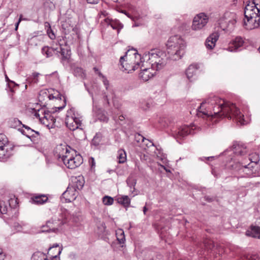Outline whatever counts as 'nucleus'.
Listing matches in <instances>:
<instances>
[{
  "label": "nucleus",
  "instance_id": "obj_1",
  "mask_svg": "<svg viewBox=\"0 0 260 260\" xmlns=\"http://www.w3.org/2000/svg\"><path fill=\"white\" fill-rule=\"evenodd\" d=\"M199 117L213 120L222 116L233 119L240 125L246 124L244 115L235 104L225 102L223 99L214 95H211L196 110Z\"/></svg>",
  "mask_w": 260,
  "mask_h": 260
},
{
  "label": "nucleus",
  "instance_id": "obj_2",
  "mask_svg": "<svg viewBox=\"0 0 260 260\" xmlns=\"http://www.w3.org/2000/svg\"><path fill=\"white\" fill-rule=\"evenodd\" d=\"M243 25L247 29L260 27V0H253L244 8Z\"/></svg>",
  "mask_w": 260,
  "mask_h": 260
},
{
  "label": "nucleus",
  "instance_id": "obj_3",
  "mask_svg": "<svg viewBox=\"0 0 260 260\" xmlns=\"http://www.w3.org/2000/svg\"><path fill=\"white\" fill-rule=\"evenodd\" d=\"M72 152H74V151L73 150L71 151L70 147L60 145L56 147L54 155L59 161H62L68 168L74 169L82 163L83 159L80 155L74 156Z\"/></svg>",
  "mask_w": 260,
  "mask_h": 260
},
{
  "label": "nucleus",
  "instance_id": "obj_4",
  "mask_svg": "<svg viewBox=\"0 0 260 260\" xmlns=\"http://www.w3.org/2000/svg\"><path fill=\"white\" fill-rule=\"evenodd\" d=\"M166 46L168 55L172 60H179L185 54L186 44L180 36L175 35L170 37Z\"/></svg>",
  "mask_w": 260,
  "mask_h": 260
},
{
  "label": "nucleus",
  "instance_id": "obj_5",
  "mask_svg": "<svg viewBox=\"0 0 260 260\" xmlns=\"http://www.w3.org/2000/svg\"><path fill=\"white\" fill-rule=\"evenodd\" d=\"M142 58L143 62L146 60V64H148L155 71H159L166 65L169 57L165 52L153 49L145 52Z\"/></svg>",
  "mask_w": 260,
  "mask_h": 260
},
{
  "label": "nucleus",
  "instance_id": "obj_6",
  "mask_svg": "<svg viewBox=\"0 0 260 260\" xmlns=\"http://www.w3.org/2000/svg\"><path fill=\"white\" fill-rule=\"evenodd\" d=\"M237 16L234 12H226L219 19V26L223 31L230 34L236 27Z\"/></svg>",
  "mask_w": 260,
  "mask_h": 260
},
{
  "label": "nucleus",
  "instance_id": "obj_7",
  "mask_svg": "<svg viewBox=\"0 0 260 260\" xmlns=\"http://www.w3.org/2000/svg\"><path fill=\"white\" fill-rule=\"evenodd\" d=\"M134 57H129L128 62L127 60H125V59L127 58L126 55L120 57V63L123 69V71H126L127 73H129L133 71H135L138 69L142 62V58L140 54L135 53Z\"/></svg>",
  "mask_w": 260,
  "mask_h": 260
},
{
  "label": "nucleus",
  "instance_id": "obj_8",
  "mask_svg": "<svg viewBox=\"0 0 260 260\" xmlns=\"http://www.w3.org/2000/svg\"><path fill=\"white\" fill-rule=\"evenodd\" d=\"M82 120L80 117H77L75 113L74 109H71L67 111L66 124L71 130L74 131L77 129L79 131L80 135H83V129L82 126Z\"/></svg>",
  "mask_w": 260,
  "mask_h": 260
},
{
  "label": "nucleus",
  "instance_id": "obj_9",
  "mask_svg": "<svg viewBox=\"0 0 260 260\" xmlns=\"http://www.w3.org/2000/svg\"><path fill=\"white\" fill-rule=\"evenodd\" d=\"M35 116L38 118L40 121L49 129L54 127L56 119L51 115L49 111L42 109L39 110L38 112H36Z\"/></svg>",
  "mask_w": 260,
  "mask_h": 260
},
{
  "label": "nucleus",
  "instance_id": "obj_10",
  "mask_svg": "<svg viewBox=\"0 0 260 260\" xmlns=\"http://www.w3.org/2000/svg\"><path fill=\"white\" fill-rule=\"evenodd\" d=\"M208 20V16L204 13L197 15L192 21V29L196 31L202 29L206 25Z\"/></svg>",
  "mask_w": 260,
  "mask_h": 260
},
{
  "label": "nucleus",
  "instance_id": "obj_11",
  "mask_svg": "<svg viewBox=\"0 0 260 260\" xmlns=\"http://www.w3.org/2000/svg\"><path fill=\"white\" fill-rule=\"evenodd\" d=\"M148 66L147 64L142 61L139 67L141 69V72L139 74V78L144 81H148L156 73L155 70L151 67H148Z\"/></svg>",
  "mask_w": 260,
  "mask_h": 260
},
{
  "label": "nucleus",
  "instance_id": "obj_12",
  "mask_svg": "<svg viewBox=\"0 0 260 260\" xmlns=\"http://www.w3.org/2000/svg\"><path fill=\"white\" fill-rule=\"evenodd\" d=\"M78 194V191L69 185L66 190L62 194L61 199H64L66 202H71L76 199Z\"/></svg>",
  "mask_w": 260,
  "mask_h": 260
},
{
  "label": "nucleus",
  "instance_id": "obj_13",
  "mask_svg": "<svg viewBox=\"0 0 260 260\" xmlns=\"http://www.w3.org/2000/svg\"><path fill=\"white\" fill-rule=\"evenodd\" d=\"M193 129L187 125L179 127L176 132H173V135L176 139H182L189 134H193Z\"/></svg>",
  "mask_w": 260,
  "mask_h": 260
},
{
  "label": "nucleus",
  "instance_id": "obj_14",
  "mask_svg": "<svg viewBox=\"0 0 260 260\" xmlns=\"http://www.w3.org/2000/svg\"><path fill=\"white\" fill-rule=\"evenodd\" d=\"M13 150V146L11 144L0 148V161H6L12 155Z\"/></svg>",
  "mask_w": 260,
  "mask_h": 260
},
{
  "label": "nucleus",
  "instance_id": "obj_15",
  "mask_svg": "<svg viewBox=\"0 0 260 260\" xmlns=\"http://www.w3.org/2000/svg\"><path fill=\"white\" fill-rule=\"evenodd\" d=\"M244 40L241 37H237L230 42L227 50L230 52L237 51L240 48L243 46Z\"/></svg>",
  "mask_w": 260,
  "mask_h": 260
},
{
  "label": "nucleus",
  "instance_id": "obj_16",
  "mask_svg": "<svg viewBox=\"0 0 260 260\" xmlns=\"http://www.w3.org/2000/svg\"><path fill=\"white\" fill-rule=\"evenodd\" d=\"M219 34L217 31L212 33L206 39L205 45L207 48L212 49L215 46L216 42L218 40Z\"/></svg>",
  "mask_w": 260,
  "mask_h": 260
},
{
  "label": "nucleus",
  "instance_id": "obj_17",
  "mask_svg": "<svg viewBox=\"0 0 260 260\" xmlns=\"http://www.w3.org/2000/svg\"><path fill=\"white\" fill-rule=\"evenodd\" d=\"M199 67L198 64H192L190 65L186 70V75L189 80H194L197 75Z\"/></svg>",
  "mask_w": 260,
  "mask_h": 260
},
{
  "label": "nucleus",
  "instance_id": "obj_18",
  "mask_svg": "<svg viewBox=\"0 0 260 260\" xmlns=\"http://www.w3.org/2000/svg\"><path fill=\"white\" fill-rule=\"evenodd\" d=\"M233 152L238 155H244L247 153L246 147L242 143H235L232 148Z\"/></svg>",
  "mask_w": 260,
  "mask_h": 260
},
{
  "label": "nucleus",
  "instance_id": "obj_19",
  "mask_svg": "<svg viewBox=\"0 0 260 260\" xmlns=\"http://www.w3.org/2000/svg\"><path fill=\"white\" fill-rule=\"evenodd\" d=\"M84 184V180L82 176H78L72 178V182L69 185L77 191L81 189Z\"/></svg>",
  "mask_w": 260,
  "mask_h": 260
},
{
  "label": "nucleus",
  "instance_id": "obj_20",
  "mask_svg": "<svg viewBox=\"0 0 260 260\" xmlns=\"http://www.w3.org/2000/svg\"><path fill=\"white\" fill-rule=\"evenodd\" d=\"M93 115L101 121H107L108 118L105 114V112L96 106H93Z\"/></svg>",
  "mask_w": 260,
  "mask_h": 260
},
{
  "label": "nucleus",
  "instance_id": "obj_21",
  "mask_svg": "<svg viewBox=\"0 0 260 260\" xmlns=\"http://www.w3.org/2000/svg\"><path fill=\"white\" fill-rule=\"evenodd\" d=\"M233 173L237 175L238 177H245L244 172L243 171L244 165L240 162H236L232 166Z\"/></svg>",
  "mask_w": 260,
  "mask_h": 260
},
{
  "label": "nucleus",
  "instance_id": "obj_22",
  "mask_svg": "<svg viewBox=\"0 0 260 260\" xmlns=\"http://www.w3.org/2000/svg\"><path fill=\"white\" fill-rule=\"evenodd\" d=\"M105 21L108 25H110L113 29L117 30V33H119L120 30L123 27V25L118 20L107 18L105 19Z\"/></svg>",
  "mask_w": 260,
  "mask_h": 260
},
{
  "label": "nucleus",
  "instance_id": "obj_23",
  "mask_svg": "<svg viewBox=\"0 0 260 260\" xmlns=\"http://www.w3.org/2000/svg\"><path fill=\"white\" fill-rule=\"evenodd\" d=\"M247 236L260 239V227L252 225L246 232Z\"/></svg>",
  "mask_w": 260,
  "mask_h": 260
},
{
  "label": "nucleus",
  "instance_id": "obj_24",
  "mask_svg": "<svg viewBox=\"0 0 260 260\" xmlns=\"http://www.w3.org/2000/svg\"><path fill=\"white\" fill-rule=\"evenodd\" d=\"M32 203L36 205H42L46 203L48 197L44 194H37L31 198Z\"/></svg>",
  "mask_w": 260,
  "mask_h": 260
},
{
  "label": "nucleus",
  "instance_id": "obj_25",
  "mask_svg": "<svg viewBox=\"0 0 260 260\" xmlns=\"http://www.w3.org/2000/svg\"><path fill=\"white\" fill-rule=\"evenodd\" d=\"M62 248L58 244H55L48 249V254L51 257L56 258L61 252Z\"/></svg>",
  "mask_w": 260,
  "mask_h": 260
},
{
  "label": "nucleus",
  "instance_id": "obj_26",
  "mask_svg": "<svg viewBox=\"0 0 260 260\" xmlns=\"http://www.w3.org/2000/svg\"><path fill=\"white\" fill-rule=\"evenodd\" d=\"M56 53H60L61 55V61L68 60L70 57V51L68 49L63 48L61 45H59V47L57 48L56 50Z\"/></svg>",
  "mask_w": 260,
  "mask_h": 260
},
{
  "label": "nucleus",
  "instance_id": "obj_27",
  "mask_svg": "<svg viewBox=\"0 0 260 260\" xmlns=\"http://www.w3.org/2000/svg\"><path fill=\"white\" fill-rule=\"evenodd\" d=\"M243 171L244 172L245 177H252L255 176L254 167L251 164H249L248 165H244Z\"/></svg>",
  "mask_w": 260,
  "mask_h": 260
},
{
  "label": "nucleus",
  "instance_id": "obj_28",
  "mask_svg": "<svg viewBox=\"0 0 260 260\" xmlns=\"http://www.w3.org/2000/svg\"><path fill=\"white\" fill-rule=\"evenodd\" d=\"M57 48L49 47L48 46H44L42 48V53L46 57L48 58L53 55V52L57 50Z\"/></svg>",
  "mask_w": 260,
  "mask_h": 260
},
{
  "label": "nucleus",
  "instance_id": "obj_29",
  "mask_svg": "<svg viewBox=\"0 0 260 260\" xmlns=\"http://www.w3.org/2000/svg\"><path fill=\"white\" fill-rule=\"evenodd\" d=\"M42 230L41 232H50L51 231H55V226H54V223L53 220H48L46 222V225H43L42 226Z\"/></svg>",
  "mask_w": 260,
  "mask_h": 260
},
{
  "label": "nucleus",
  "instance_id": "obj_30",
  "mask_svg": "<svg viewBox=\"0 0 260 260\" xmlns=\"http://www.w3.org/2000/svg\"><path fill=\"white\" fill-rule=\"evenodd\" d=\"M118 202L125 207L130 205L131 200L127 196H122L117 199Z\"/></svg>",
  "mask_w": 260,
  "mask_h": 260
},
{
  "label": "nucleus",
  "instance_id": "obj_31",
  "mask_svg": "<svg viewBox=\"0 0 260 260\" xmlns=\"http://www.w3.org/2000/svg\"><path fill=\"white\" fill-rule=\"evenodd\" d=\"M117 159L118 163L123 164L126 160V154L125 151L123 149H120L117 152Z\"/></svg>",
  "mask_w": 260,
  "mask_h": 260
},
{
  "label": "nucleus",
  "instance_id": "obj_32",
  "mask_svg": "<svg viewBox=\"0 0 260 260\" xmlns=\"http://www.w3.org/2000/svg\"><path fill=\"white\" fill-rule=\"evenodd\" d=\"M74 75L76 77H79L81 78L85 77V73L82 68L80 67H75L73 71Z\"/></svg>",
  "mask_w": 260,
  "mask_h": 260
},
{
  "label": "nucleus",
  "instance_id": "obj_33",
  "mask_svg": "<svg viewBox=\"0 0 260 260\" xmlns=\"http://www.w3.org/2000/svg\"><path fill=\"white\" fill-rule=\"evenodd\" d=\"M117 240L120 244H123L125 241L124 232L122 230H118L116 233Z\"/></svg>",
  "mask_w": 260,
  "mask_h": 260
},
{
  "label": "nucleus",
  "instance_id": "obj_34",
  "mask_svg": "<svg viewBox=\"0 0 260 260\" xmlns=\"http://www.w3.org/2000/svg\"><path fill=\"white\" fill-rule=\"evenodd\" d=\"M9 210H11L9 206L4 201H0V213L3 214H7Z\"/></svg>",
  "mask_w": 260,
  "mask_h": 260
},
{
  "label": "nucleus",
  "instance_id": "obj_35",
  "mask_svg": "<svg viewBox=\"0 0 260 260\" xmlns=\"http://www.w3.org/2000/svg\"><path fill=\"white\" fill-rule=\"evenodd\" d=\"M22 133L24 135H25L28 138H30L31 137H36L35 135L39 136L40 133L38 131H36L31 128L29 129L28 131L25 132L24 131H22Z\"/></svg>",
  "mask_w": 260,
  "mask_h": 260
},
{
  "label": "nucleus",
  "instance_id": "obj_36",
  "mask_svg": "<svg viewBox=\"0 0 260 260\" xmlns=\"http://www.w3.org/2000/svg\"><path fill=\"white\" fill-rule=\"evenodd\" d=\"M126 183L131 189L133 188L134 190L135 189V186L137 183V180L135 178L133 177H128L126 180Z\"/></svg>",
  "mask_w": 260,
  "mask_h": 260
},
{
  "label": "nucleus",
  "instance_id": "obj_37",
  "mask_svg": "<svg viewBox=\"0 0 260 260\" xmlns=\"http://www.w3.org/2000/svg\"><path fill=\"white\" fill-rule=\"evenodd\" d=\"M7 137L2 134H0V148L10 145Z\"/></svg>",
  "mask_w": 260,
  "mask_h": 260
},
{
  "label": "nucleus",
  "instance_id": "obj_38",
  "mask_svg": "<svg viewBox=\"0 0 260 260\" xmlns=\"http://www.w3.org/2000/svg\"><path fill=\"white\" fill-rule=\"evenodd\" d=\"M102 140V135L101 134H96L92 140V143L95 146L100 144Z\"/></svg>",
  "mask_w": 260,
  "mask_h": 260
},
{
  "label": "nucleus",
  "instance_id": "obj_39",
  "mask_svg": "<svg viewBox=\"0 0 260 260\" xmlns=\"http://www.w3.org/2000/svg\"><path fill=\"white\" fill-rule=\"evenodd\" d=\"M113 199L109 196H105L103 198V202L105 205H111L113 203Z\"/></svg>",
  "mask_w": 260,
  "mask_h": 260
},
{
  "label": "nucleus",
  "instance_id": "obj_40",
  "mask_svg": "<svg viewBox=\"0 0 260 260\" xmlns=\"http://www.w3.org/2000/svg\"><path fill=\"white\" fill-rule=\"evenodd\" d=\"M17 204V200L15 198V197H14L13 198H10V199L9 200V208H11V209L16 208Z\"/></svg>",
  "mask_w": 260,
  "mask_h": 260
},
{
  "label": "nucleus",
  "instance_id": "obj_41",
  "mask_svg": "<svg viewBox=\"0 0 260 260\" xmlns=\"http://www.w3.org/2000/svg\"><path fill=\"white\" fill-rule=\"evenodd\" d=\"M40 75L39 73L35 72L32 74V78L31 79V82H34L35 83H38L39 82L38 77ZM30 80V78H28L27 80L29 81Z\"/></svg>",
  "mask_w": 260,
  "mask_h": 260
},
{
  "label": "nucleus",
  "instance_id": "obj_42",
  "mask_svg": "<svg viewBox=\"0 0 260 260\" xmlns=\"http://www.w3.org/2000/svg\"><path fill=\"white\" fill-rule=\"evenodd\" d=\"M99 76L102 78V81L103 82L104 85H105L106 89H108L109 86V81L106 79V78L101 73V72H99Z\"/></svg>",
  "mask_w": 260,
  "mask_h": 260
},
{
  "label": "nucleus",
  "instance_id": "obj_43",
  "mask_svg": "<svg viewBox=\"0 0 260 260\" xmlns=\"http://www.w3.org/2000/svg\"><path fill=\"white\" fill-rule=\"evenodd\" d=\"M73 132V135L76 138V139L80 140L84 137V132L83 131V135H81L79 133V131H78L77 128L75 129L74 131H72Z\"/></svg>",
  "mask_w": 260,
  "mask_h": 260
},
{
  "label": "nucleus",
  "instance_id": "obj_44",
  "mask_svg": "<svg viewBox=\"0 0 260 260\" xmlns=\"http://www.w3.org/2000/svg\"><path fill=\"white\" fill-rule=\"evenodd\" d=\"M47 23L48 25H49V27L48 28V29L47 30V34H48L49 38L53 40L55 38V35H54L53 30L51 29L50 24L48 23Z\"/></svg>",
  "mask_w": 260,
  "mask_h": 260
},
{
  "label": "nucleus",
  "instance_id": "obj_45",
  "mask_svg": "<svg viewBox=\"0 0 260 260\" xmlns=\"http://www.w3.org/2000/svg\"><path fill=\"white\" fill-rule=\"evenodd\" d=\"M158 256L159 257L156 258V259H154L153 257L152 256V252H150L149 254H148V255H147L145 258L144 259V260H161V258H162V256L161 255H158Z\"/></svg>",
  "mask_w": 260,
  "mask_h": 260
},
{
  "label": "nucleus",
  "instance_id": "obj_46",
  "mask_svg": "<svg viewBox=\"0 0 260 260\" xmlns=\"http://www.w3.org/2000/svg\"><path fill=\"white\" fill-rule=\"evenodd\" d=\"M205 246L207 250H211L213 247L214 245H213L212 241H209L208 243H205Z\"/></svg>",
  "mask_w": 260,
  "mask_h": 260
},
{
  "label": "nucleus",
  "instance_id": "obj_47",
  "mask_svg": "<svg viewBox=\"0 0 260 260\" xmlns=\"http://www.w3.org/2000/svg\"><path fill=\"white\" fill-rule=\"evenodd\" d=\"M246 259V260H259L257 256L256 255H248Z\"/></svg>",
  "mask_w": 260,
  "mask_h": 260
},
{
  "label": "nucleus",
  "instance_id": "obj_48",
  "mask_svg": "<svg viewBox=\"0 0 260 260\" xmlns=\"http://www.w3.org/2000/svg\"><path fill=\"white\" fill-rule=\"evenodd\" d=\"M136 139L138 142H139L140 141H141L142 142H144L145 140V138L140 134H138L137 136H136Z\"/></svg>",
  "mask_w": 260,
  "mask_h": 260
},
{
  "label": "nucleus",
  "instance_id": "obj_49",
  "mask_svg": "<svg viewBox=\"0 0 260 260\" xmlns=\"http://www.w3.org/2000/svg\"><path fill=\"white\" fill-rule=\"evenodd\" d=\"M5 256V254L3 252V250L0 248V260H4Z\"/></svg>",
  "mask_w": 260,
  "mask_h": 260
},
{
  "label": "nucleus",
  "instance_id": "obj_50",
  "mask_svg": "<svg viewBox=\"0 0 260 260\" xmlns=\"http://www.w3.org/2000/svg\"><path fill=\"white\" fill-rule=\"evenodd\" d=\"M87 2L90 4H96L99 3L100 0H86Z\"/></svg>",
  "mask_w": 260,
  "mask_h": 260
},
{
  "label": "nucleus",
  "instance_id": "obj_51",
  "mask_svg": "<svg viewBox=\"0 0 260 260\" xmlns=\"http://www.w3.org/2000/svg\"><path fill=\"white\" fill-rule=\"evenodd\" d=\"M14 226L16 228L17 230H20L21 229V226L18 223H14Z\"/></svg>",
  "mask_w": 260,
  "mask_h": 260
},
{
  "label": "nucleus",
  "instance_id": "obj_52",
  "mask_svg": "<svg viewBox=\"0 0 260 260\" xmlns=\"http://www.w3.org/2000/svg\"><path fill=\"white\" fill-rule=\"evenodd\" d=\"M150 104L148 103H146V106H142V108L143 109V110H147L148 108H149L150 107Z\"/></svg>",
  "mask_w": 260,
  "mask_h": 260
},
{
  "label": "nucleus",
  "instance_id": "obj_53",
  "mask_svg": "<svg viewBox=\"0 0 260 260\" xmlns=\"http://www.w3.org/2000/svg\"><path fill=\"white\" fill-rule=\"evenodd\" d=\"M5 78H6V81L9 83H12L13 84H14L15 85H16L14 82H13V81H11L8 77V76H7V75H5Z\"/></svg>",
  "mask_w": 260,
  "mask_h": 260
},
{
  "label": "nucleus",
  "instance_id": "obj_54",
  "mask_svg": "<svg viewBox=\"0 0 260 260\" xmlns=\"http://www.w3.org/2000/svg\"><path fill=\"white\" fill-rule=\"evenodd\" d=\"M91 168H93V167H94L95 166V161H94V158L93 157L91 158Z\"/></svg>",
  "mask_w": 260,
  "mask_h": 260
},
{
  "label": "nucleus",
  "instance_id": "obj_55",
  "mask_svg": "<svg viewBox=\"0 0 260 260\" xmlns=\"http://www.w3.org/2000/svg\"><path fill=\"white\" fill-rule=\"evenodd\" d=\"M65 105H66V99L65 98L63 97V105L62 106H61V107H58V109L59 110H61L64 107H65Z\"/></svg>",
  "mask_w": 260,
  "mask_h": 260
},
{
  "label": "nucleus",
  "instance_id": "obj_56",
  "mask_svg": "<svg viewBox=\"0 0 260 260\" xmlns=\"http://www.w3.org/2000/svg\"><path fill=\"white\" fill-rule=\"evenodd\" d=\"M160 167L163 168L167 172H169L170 173L171 172V171L169 170V169H168L164 165H160Z\"/></svg>",
  "mask_w": 260,
  "mask_h": 260
},
{
  "label": "nucleus",
  "instance_id": "obj_57",
  "mask_svg": "<svg viewBox=\"0 0 260 260\" xmlns=\"http://www.w3.org/2000/svg\"><path fill=\"white\" fill-rule=\"evenodd\" d=\"M119 119L121 121H123L125 119V117L123 115H121L119 116Z\"/></svg>",
  "mask_w": 260,
  "mask_h": 260
},
{
  "label": "nucleus",
  "instance_id": "obj_58",
  "mask_svg": "<svg viewBox=\"0 0 260 260\" xmlns=\"http://www.w3.org/2000/svg\"><path fill=\"white\" fill-rule=\"evenodd\" d=\"M22 126H23V127L25 128L26 129L27 131H28L31 128L29 126H27L26 125H24V124H23Z\"/></svg>",
  "mask_w": 260,
  "mask_h": 260
},
{
  "label": "nucleus",
  "instance_id": "obj_59",
  "mask_svg": "<svg viewBox=\"0 0 260 260\" xmlns=\"http://www.w3.org/2000/svg\"><path fill=\"white\" fill-rule=\"evenodd\" d=\"M93 70L94 71L95 73H96L98 75H99V72H101L100 71H99V69L96 67H94L93 68Z\"/></svg>",
  "mask_w": 260,
  "mask_h": 260
},
{
  "label": "nucleus",
  "instance_id": "obj_60",
  "mask_svg": "<svg viewBox=\"0 0 260 260\" xmlns=\"http://www.w3.org/2000/svg\"><path fill=\"white\" fill-rule=\"evenodd\" d=\"M101 225L102 227V230H101V232H103V231H105L106 228H105V224L103 223H102Z\"/></svg>",
  "mask_w": 260,
  "mask_h": 260
},
{
  "label": "nucleus",
  "instance_id": "obj_61",
  "mask_svg": "<svg viewBox=\"0 0 260 260\" xmlns=\"http://www.w3.org/2000/svg\"><path fill=\"white\" fill-rule=\"evenodd\" d=\"M14 120L16 123H21V122L17 119H14Z\"/></svg>",
  "mask_w": 260,
  "mask_h": 260
},
{
  "label": "nucleus",
  "instance_id": "obj_62",
  "mask_svg": "<svg viewBox=\"0 0 260 260\" xmlns=\"http://www.w3.org/2000/svg\"><path fill=\"white\" fill-rule=\"evenodd\" d=\"M19 23H20V22L18 21L16 23V24H15V30H17Z\"/></svg>",
  "mask_w": 260,
  "mask_h": 260
},
{
  "label": "nucleus",
  "instance_id": "obj_63",
  "mask_svg": "<svg viewBox=\"0 0 260 260\" xmlns=\"http://www.w3.org/2000/svg\"><path fill=\"white\" fill-rule=\"evenodd\" d=\"M143 211L144 213L145 214H146V211H147V208H146V206H144V207H143Z\"/></svg>",
  "mask_w": 260,
  "mask_h": 260
},
{
  "label": "nucleus",
  "instance_id": "obj_64",
  "mask_svg": "<svg viewBox=\"0 0 260 260\" xmlns=\"http://www.w3.org/2000/svg\"><path fill=\"white\" fill-rule=\"evenodd\" d=\"M22 20V15H20L18 21L20 22Z\"/></svg>",
  "mask_w": 260,
  "mask_h": 260
}]
</instances>
